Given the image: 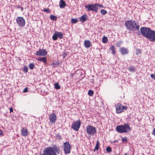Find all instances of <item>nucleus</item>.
I'll return each instance as SVG.
<instances>
[{
  "label": "nucleus",
  "instance_id": "1",
  "mask_svg": "<svg viewBox=\"0 0 155 155\" xmlns=\"http://www.w3.org/2000/svg\"><path fill=\"white\" fill-rule=\"evenodd\" d=\"M61 150L60 148L56 145L53 147H49L45 148L43 153L41 155H57L56 153L59 154Z\"/></svg>",
  "mask_w": 155,
  "mask_h": 155
},
{
  "label": "nucleus",
  "instance_id": "2",
  "mask_svg": "<svg viewBox=\"0 0 155 155\" xmlns=\"http://www.w3.org/2000/svg\"><path fill=\"white\" fill-rule=\"evenodd\" d=\"M125 25L127 29L133 31L134 32L139 30L140 26L137 22L134 20L126 21L125 23Z\"/></svg>",
  "mask_w": 155,
  "mask_h": 155
},
{
  "label": "nucleus",
  "instance_id": "3",
  "mask_svg": "<svg viewBox=\"0 0 155 155\" xmlns=\"http://www.w3.org/2000/svg\"><path fill=\"white\" fill-rule=\"evenodd\" d=\"M116 130L118 132L122 133H127L130 131L131 129L128 124H124V125H118L116 127Z\"/></svg>",
  "mask_w": 155,
  "mask_h": 155
},
{
  "label": "nucleus",
  "instance_id": "4",
  "mask_svg": "<svg viewBox=\"0 0 155 155\" xmlns=\"http://www.w3.org/2000/svg\"><path fill=\"white\" fill-rule=\"evenodd\" d=\"M142 35L147 39L152 31L150 28L146 27H143L140 29Z\"/></svg>",
  "mask_w": 155,
  "mask_h": 155
},
{
  "label": "nucleus",
  "instance_id": "5",
  "mask_svg": "<svg viewBox=\"0 0 155 155\" xmlns=\"http://www.w3.org/2000/svg\"><path fill=\"white\" fill-rule=\"evenodd\" d=\"M86 131L88 134L94 136L96 133L97 130L95 127L89 125L86 127Z\"/></svg>",
  "mask_w": 155,
  "mask_h": 155
},
{
  "label": "nucleus",
  "instance_id": "6",
  "mask_svg": "<svg viewBox=\"0 0 155 155\" xmlns=\"http://www.w3.org/2000/svg\"><path fill=\"white\" fill-rule=\"evenodd\" d=\"M117 112L119 114L124 111V110H127V107L124 106L120 103H118L115 105Z\"/></svg>",
  "mask_w": 155,
  "mask_h": 155
},
{
  "label": "nucleus",
  "instance_id": "7",
  "mask_svg": "<svg viewBox=\"0 0 155 155\" xmlns=\"http://www.w3.org/2000/svg\"><path fill=\"white\" fill-rule=\"evenodd\" d=\"M84 6L85 8L87 9V11L90 12L92 11L96 12H97L98 8L95 6V4H89L87 5H85Z\"/></svg>",
  "mask_w": 155,
  "mask_h": 155
},
{
  "label": "nucleus",
  "instance_id": "8",
  "mask_svg": "<svg viewBox=\"0 0 155 155\" xmlns=\"http://www.w3.org/2000/svg\"><path fill=\"white\" fill-rule=\"evenodd\" d=\"M16 21L17 25L20 27H23L25 25V21L22 17H17L16 19Z\"/></svg>",
  "mask_w": 155,
  "mask_h": 155
},
{
  "label": "nucleus",
  "instance_id": "9",
  "mask_svg": "<svg viewBox=\"0 0 155 155\" xmlns=\"http://www.w3.org/2000/svg\"><path fill=\"white\" fill-rule=\"evenodd\" d=\"M63 150L65 154L69 153L71 152V146L69 142H66L63 143Z\"/></svg>",
  "mask_w": 155,
  "mask_h": 155
},
{
  "label": "nucleus",
  "instance_id": "10",
  "mask_svg": "<svg viewBox=\"0 0 155 155\" xmlns=\"http://www.w3.org/2000/svg\"><path fill=\"white\" fill-rule=\"evenodd\" d=\"M63 34L61 32L58 31H55L54 33L52 36V38L54 40H56L58 39V37L60 39H62L63 38Z\"/></svg>",
  "mask_w": 155,
  "mask_h": 155
},
{
  "label": "nucleus",
  "instance_id": "11",
  "mask_svg": "<svg viewBox=\"0 0 155 155\" xmlns=\"http://www.w3.org/2000/svg\"><path fill=\"white\" fill-rule=\"evenodd\" d=\"M81 124L80 120L77 121L76 122H74V124H73L71 127L76 131H78L80 127Z\"/></svg>",
  "mask_w": 155,
  "mask_h": 155
},
{
  "label": "nucleus",
  "instance_id": "12",
  "mask_svg": "<svg viewBox=\"0 0 155 155\" xmlns=\"http://www.w3.org/2000/svg\"><path fill=\"white\" fill-rule=\"evenodd\" d=\"M47 54V52L45 49H39V50L36 52L35 54L39 56H45Z\"/></svg>",
  "mask_w": 155,
  "mask_h": 155
},
{
  "label": "nucleus",
  "instance_id": "13",
  "mask_svg": "<svg viewBox=\"0 0 155 155\" xmlns=\"http://www.w3.org/2000/svg\"><path fill=\"white\" fill-rule=\"evenodd\" d=\"M49 118L50 122L52 124L54 123L57 119L56 115L55 113H52L50 115Z\"/></svg>",
  "mask_w": 155,
  "mask_h": 155
},
{
  "label": "nucleus",
  "instance_id": "14",
  "mask_svg": "<svg viewBox=\"0 0 155 155\" xmlns=\"http://www.w3.org/2000/svg\"><path fill=\"white\" fill-rule=\"evenodd\" d=\"M148 39L150 41L155 42V31L152 30Z\"/></svg>",
  "mask_w": 155,
  "mask_h": 155
},
{
  "label": "nucleus",
  "instance_id": "15",
  "mask_svg": "<svg viewBox=\"0 0 155 155\" xmlns=\"http://www.w3.org/2000/svg\"><path fill=\"white\" fill-rule=\"evenodd\" d=\"M84 47L87 48H89L92 46L91 42L88 40H85L84 42Z\"/></svg>",
  "mask_w": 155,
  "mask_h": 155
},
{
  "label": "nucleus",
  "instance_id": "16",
  "mask_svg": "<svg viewBox=\"0 0 155 155\" xmlns=\"http://www.w3.org/2000/svg\"><path fill=\"white\" fill-rule=\"evenodd\" d=\"M119 51L122 54H127L128 53V49L124 47L120 48L119 49Z\"/></svg>",
  "mask_w": 155,
  "mask_h": 155
},
{
  "label": "nucleus",
  "instance_id": "17",
  "mask_svg": "<svg viewBox=\"0 0 155 155\" xmlns=\"http://www.w3.org/2000/svg\"><path fill=\"white\" fill-rule=\"evenodd\" d=\"M79 19L81 23H83L86 21L87 19V15L86 14H84L80 17L79 18Z\"/></svg>",
  "mask_w": 155,
  "mask_h": 155
},
{
  "label": "nucleus",
  "instance_id": "18",
  "mask_svg": "<svg viewBox=\"0 0 155 155\" xmlns=\"http://www.w3.org/2000/svg\"><path fill=\"white\" fill-rule=\"evenodd\" d=\"M22 135L24 137L27 136L28 135V132L27 129L22 128L21 130Z\"/></svg>",
  "mask_w": 155,
  "mask_h": 155
},
{
  "label": "nucleus",
  "instance_id": "19",
  "mask_svg": "<svg viewBox=\"0 0 155 155\" xmlns=\"http://www.w3.org/2000/svg\"><path fill=\"white\" fill-rule=\"evenodd\" d=\"M59 4V7L62 8H64L66 5V3L63 0H60Z\"/></svg>",
  "mask_w": 155,
  "mask_h": 155
},
{
  "label": "nucleus",
  "instance_id": "20",
  "mask_svg": "<svg viewBox=\"0 0 155 155\" xmlns=\"http://www.w3.org/2000/svg\"><path fill=\"white\" fill-rule=\"evenodd\" d=\"M38 60L43 62L45 63H46L47 62V59L45 57H42L38 58Z\"/></svg>",
  "mask_w": 155,
  "mask_h": 155
},
{
  "label": "nucleus",
  "instance_id": "21",
  "mask_svg": "<svg viewBox=\"0 0 155 155\" xmlns=\"http://www.w3.org/2000/svg\"><path fill=\"white\" fill-rule=\"evenodd\" d=\"M110 49L112 51V54L114 55H115L116 54V52L115 51V48L114 46L112 45L111 46Z\"/></svg>",
  "mask_w": 155,
  "mask_h": 155
},
{
  "label": "nucleus",
  "instance_id": "22",
  "mask_svg": "<svg viewBox=\"0 0 155 155\" xmlns=\"http://www.w3.org/2000/svg\"><path fill=\"white\" fill-rule=\"evenodd\" d=\"M99 141L98 140L97 141V143L95 146L94 149V151H95V150H98L99 149Z\"/></svg>",
  "mask_w": 155,
  "mask_h": 155
},
{
  "label": "nucleus",
  "instance_id": "23",
  "mask_svg": "<svg viewBox=\"0 0 155 155\" xmlns=\"http://www.w3.org/2000/svg\"><path fill=\"white\" fill-rule=\"evenodd\" d=\"M108 41V39L105 36H104L102 38V41L103 43H106Z\"/></svg>",
  "mask_w": 155,
  "mask_h": 155
},
{
  "label": "nucleus",
  "instance_id": "24",
  "mask_svg": "<svg viewBox=\"0 0 155 155\" xmlns=\"http://www.w3.org/2000/svg\"><path fill=\"white\" fill-rule=\"evenodd\" d=\"M54 85L55 88L57 90L61 88L60 86L59 85V84L58 83H55L54 84Z\"/></svg>",
  "mask_w": 155,
  "mask_h": 155
},
{
  "label": "nucleus",
  "instance_id": "25",
  "mask_svg": "<svg viewBox=\"0 0 155 155\" xmlns=\"http://www.w3.org/2000/svg\"><path fill=\"white\" fill-rule=\"evenodd\" d=\"M50 18L52 20H56L57 19V17L54 15H50Z\"/></svg>",
  "mask_w": 155,
  "mask_h": 155
},
{
  "label": "nucleus",
  "instance_id": "26",
  "mask_svg": "<svg viewBox=\"0 0 155 155\" xmlns=\"http://www.w3.org/2000/svg\"><path fill=\"white\" fill-rule=\"evenodd\" d=\"M93 94L94 92L92 90H89L88 94L89 96H91L93 95Z\"/></svg>",
  "mask_w": 155,
  "mask_h": 155
},
{
  "label": "nucleus",
  "instance_id": "27",
  "mask_svg": "<svg viewBox=\"0 0 155 155\" xmlns=\"http://www.w3.org/2000/svg\"><path fill=\"white\" fill-rule=\"evenodd\" d=\"M107 11L105 10L101 9V13L103 15H105V14H107Z\"/></svg>",
  "mask_w": 155,
  "mask_h": 155
},
{
  "label": "nucleus",
  "instance_id": "28",
  "mask_svg": "<svg viewBox=\"0 0 155 155\" xmlns=\"http://www.w3.org/2000/svg\"><path fill=\"white\" fill-rule=\"evenodd\" d=\"M35 67L34 64L33 63H31L29 65V67L31 69H33Z\"/></svg>",
  "mask_w": 155,
  "mask_h": 155
},
{
  "label": "nucleus",
  "instance_id": "29",
  "mask_svg": "<svg viewBox=\"0 0 155 155\" xmlns=\"http://www.w3.org/2000/svg\"><path fill=\"white\" fill-rule=\"evenodd\" d=\"M129 70L132 72H134L135 71V68L133 67H130L129 68Z\"/></svg>",
  "mask_w": 155,
  "mask_h": 155
},
{
  "label": "nucleus",
  "instance_id": "30",
  "mask_svg": "<svg viewBox=\"0 0 155 155\" xmlns=\"http://www.w3.org/2000/svg\"><path fill=\"white\" fill-rule=\"evenodd\" d=\"M78 22L77 19L72 18L71 19V22L73 23H76Z\"/></svg>",
  "mask_w": 155,
  "mask_h": 155
},
{
  "label": "nucleus",
  "instance_id": "31",
  "mask_svg": "<svg viewBox=\"0 0 155 155\" xmlns=\"http://www.w3.org/2000/svg\"><path fill=\"white\" fill-rule=\"evenodd\" d=\"M122 41H119L116 44V45L118 47H120L122 43Z\"/></svg>",
  "mask_w": 155,
  "mask_h": 155
},
{
  "label": "nucleus",
  "instance_id": "32",
  "mask_svg": "<svg viewBox=\"0 0 155 155\" xmlns=\"http://www.w3.org/2000/svg\"><path fill=\"white\" fill-rule=\"evenodd\" d=\"M136 54L137 55H138V54H140L141 53V51L140 49H136Z\"/></svg>",
  "mask_w": 155,
  "mask_h": 155
},
{
  "label": "nucleus",
  "instance_id": "33",
  "mask_svg": "<svg viewBox=\"0 0 155 155\" xmlns=\"http://www.w3.org/2000/svg\"><path fill=\"white\" fill-rule=\"evenodd\" d=\"M106 150L107 152H110L112 151L111 148L109 147H107L106 148Z\"/></svg>",
  "mask_w": 155,
  "mask_h": 155
},
{
  "label": "nucleus",
  "instance_id": "34",
  "mask_svg": "<svg viewBox=\"0 0 155 155\" xmlns=\"http://www.w3.org/2000/svg\"><path fill=\"white\" fill-rule=\"evenodd\" d=\"M95 4V6L97 7H98L100 8H103V6L102 5L97 3Z\"/></svg>",
  "mask_w": 155,
  "mask_h": 155
},
{
  "label": "nucleus",
  "instance_id": "35",
  "mask_svg": "<svg viewBox=\"0 0 155 155\" xmlns=\"http://www.w3.org/2000/svg\"><path fill=\"white\" fill-rule=\"evenodd\" d=\"M122 140L123 142H127V138L125 137V138H122Z\"/></svg>",
  "mask_w": 155,
  "mask_h": 155
},
{
  "label": "nucleus",
  "instance_id": "36",
  "mask_svg": "<svg viewBox=\"0 0 155 155\" xmlns=\"http://www.w3.org/2000/svg\"><path fill=\"white\" fill-rule=\"evenodd\" d=\"M150 77L151 78L155 80V72L154 73V74H150Z\"/></svg>",
  "mask_w": 155,
  "mask_h": 155
},
{
  "label": "nucleus",
  "instance_id": "37",
  "mask_svg": "<svg viewBox=\"0 0 155 155\" xmlns=\"http://www.w3.org/2000/svg\"><path fill=\"white\" fill-rule=\"evenodd\" d=\"M28 71V68L27 67H24V71L25 72H27Z\"/></svg>",
  "mask_w": 155,
  "mask_h": 155
},
{
  "label": "nucleus",
  "instance_id": "38",
  "mask_svg": "<svg viewBox=\"0 0 155 155\" xmlns=\"http://www.w3.org/2000/svg\"><path fill=\"white\" fill-rule=\"evenodd\" d=\"M43 11L45 12H49L50 11L49 10V9H45L43 10Z\"/></svg>",
  "mask_w": 155,
  "mask_h": 155
},
{
  "label": "nucleus",
  "instance_id": "39",
  "mask_svg": "<svg viewBox=\"0 0 155 155\" xmlns=\"http://www.w3.org/2000/svg\"><path fill=\"white\" fill-rule=\"evenodd\" d=\"M67 55V54L66 53L64 52L63 54V56L64 58H65Z\"/></svg>",
  "mask_w": 155,
  "mask_h": 155
},
{
  "label": "nucleus",
  "instance_id": "40",
  "mask_svg": "<svg viewBox=\"0 0 155 155\" xmlns=\"http://www.w3.org/2000/svg\"><path fill=\"white\" fill-rule=\"evenodd\" d=\"M28 91V89L27 88H25L24 90H23V92H26Z\"/></svg>",
  "mask_w": 155,
  "mask_h": 155
},
{
  "label": "nucleus",
  "instance_id": "41",
  "mask_svg": "<svg viewBox=\"0 0 155 155\" xmlns=\"http://www.w3.org/2000/svg\"><path fill=\"white\" fill-rule=\"evenodd\" d=\"M152 134H153L155 136V128L153 130Z\"/></svg>",
  "mask_w": 155,
  "mask_h": 155
},
{
  "label": "nucleus",
  "instance_id": "42",
  "mask_svg": "<svg viewBox=\"0 0 155 155\" xmlns=\"http://www.w3.org/2000/svg\"><path fill=\"white\" fill-rule=\"evenodd\" d=\"M3 134V132L2 131L0 130V135H2Z\"/></svg>",
  "mask_w": 155,
  "mask_h": 155
},
{
  "label": "nucleus",
  "instance_id": "43",
  "mask_svg": "<svg viewBox=\"0 0 155 155\" xmlns=\"http://www.w3.org/2000/svg\"><path fill=\"white\" fill-rule=\"evenodd\" d=\"M10 112H12L13 111V108L12 107H11L10 108Z\"/></svg>",
  "mask_w": 155,
  "mask_h": 155
},
{
  "label": "nucleus",
  "instance_id": "44",
  "mask_svg": "<svg viewBox=\"0 0 155 155\" xmlns=\"http://www.w3.org/2000/svg\"><path fill=\"white\" fill-rule=\"evenodd\" d=\"M124 155H127V153H125V154H124Z\"/></svg>",
  "mask_w": 155,
  "mask_h": 155
},
{
  "label": "nucleus",
  "instance_id": "45",
  "mask_svg": "<svg viewBox=\"0 0 155 155\" xmlns=\"http://www.w3.org/2000/svg\"><path fill=\"white\" fill-rule=\"evenodd\" d=\"M23 9V8H22V9H21L22 11Z\"/></svg>",
  "mask_w": 155,
  "mask_h": 155
},
{
  "label": "nucleus",
  "instance_id": "46",
  "mask_svg": "<svg viewBox=\"0 0 155 155\" xmlns=\"http://www.w3.org/2000/svg\"><path fill=\"white\" fill-rule=\"evenodd\" d=\"M73 74L71 75V76H72V77H73Z\"/></svg>",
  "mask_w": 155,
  "mask_h": 155
},
{
  "label": "nucleus",
  "instance_id": "47",
  "mask_svg": "<svg viewBox=\"0 0 155 155\" xmlns=\"http://www.w3.org/2000/svg\"><path fill=\"white\" fill-rule=\"evenodd\" d=\"M82 155H84V154H82Z\"/></svg>",
  "mask_w": 155,
  "mask_h": 155
}]
</instances>
